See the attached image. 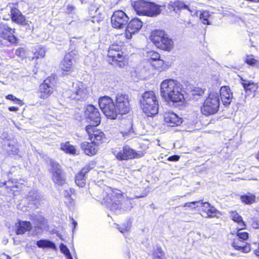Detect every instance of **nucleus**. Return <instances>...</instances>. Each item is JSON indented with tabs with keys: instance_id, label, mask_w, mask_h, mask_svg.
I'll return each mask as SVG.
<instances>
[{
	"instance_id": "f257e3e1",
	"label": "nucleus",
	"mask_w": 259,
	"mask_h": 259,
	"mask_svg": "<svg viewBox=\"0 0 259 259\" xmlns=\"http://www.w3.org/2000/svg\"><path fill=\"white\" fill-rule=\"evenodd\" d=\"M98 188L101 194L97 196L98 200L116 213H120L132 208L130 200L120 190L106 187L104 190Z\"/></svg>"
},
{
	"instance_id": "f03ea898",
	"label": "nucleus",
	"mask_w": 259,
	"mask_h": 259,
	"mask_svg": "<svg viewBox=\"0 0 259 259\" xmlns=\"http://www.w3.org/2000/svg\"><path fill=\"white\" fill-rule=\"evenodd\" d=\"M160 93L165 100L174 103H182L184 99L180 84L174 79H165L161 82Z\"/></svg>"
},
{
	"instance_id": "7ed1b4c3",
	"label": "nucleus",
	"mask_w": 259,
	"mask_h": 259,
	"mask_svg": "<svg viewBox=\"0 0 259 259\" xmlns=\"http://www.w3.org/2000/svg\"><path fill=\"white\" fill-rule=\"evenodd\" d=\"M140 107L148 116H152L158 113V101L153 91L145 92L140 99Z\"/></svg>"
},
{
	"instance_id": "20e7f679",
	"label": "nucleus",
	"mask_w": 259,
	"mask_h": 259,
	"mask_svg": "<svg viewBox=\"0 0 259 259\" xmlns=\"http://www.w3.org/2000/svg\"><path fill=\"white\" fill-rule=\"evenodd\" d=\"M151 40L158 48L169 51L174 47V42L162 30H155L151 32Z\"/></svg>"
},
{
	"instance_id": "39448f33",
	"label": "nucleus",
	"mask_w": 259,
	"mask_h": 259,
	"mask_svg": "<svg viewBox=\"0 0 259 259\" xmlns=\"http://www.w3.org/2000/svg\"><path fill=\"white\" fill-rule=\"evenodd\" d=\"M90 89L81 82L72 83L71 88L66 92V96L71 99L78 101L85 100L89 97Z\"/></svg>"
},
{
	"instance_id": "423d86ee",
	"label": "nucleus",
	"mask_w": 259,
	"mask_h": 259,
	"mask_svg": "<svg viewBox=\"0 0 259 259\" xmlns=\"http://www.w3.org/2000/svg\"><path fill=\"white\" fill-rule=\"evenodd\" d=\"M248 238V234L246 232H238L237 234L231 238V245L236 250L243 253H248L251 250L250 245L245 241Z\"/></svg>"
},
{
	"instance_id": "0eeeda50",
	"label": "nucleus",
	"mask_w": 259,
	"mask_h": 259,
	"mask_svg": "<svg viewBox=\"0 0 259 259\" xmlns=\"http://www.w3.org/2000/svg\"><path fill=\"white\" fill-rule=\"evenodd\" d=\"M219 106L220 99L218 94L212 93L205 100L201 111L203 114L209 115L215 113L218 111Z\"/></svg>"
},
{
	"instance_id": "6e6552de",
	"label": "nucleus",
	"mask_w": 259,
	"mask_h": 259,
	"mask_svg": "<svg viewBox=\"0 0 259 259\" xmlns=\"http://www.w3.org/2000/svg\"><path fill=\"white\" fill-rule=\"evenodd\" d=\"M99 106L103 113L111 119L116 118L117 116L115 105L113 100L108 96H104L99 99Z\"/></svg>"
},
{
	"instance_id": "1a4fd4ad",
	"label": "nucleus",
	"mask_w": 259,
	"mask_h": 259,
	"mask_svg": "<svg viewBox=\"0 0 259 259\" xmlns=\"http://www.w3.org/2000/svg\"><path fill=\"white\" fill-rule=\"evenodd\" d=\"M112 152L119 160L139 158L144 155L142 152H137L127 145L123 146L122 150L117 148L112 149Z\"/></svg>"
},
{
	"instance_id": "9d476101",
	"label": "nucleus",
	"mask_w": 259,
	"mask_h": 259,
	"mask_svg": "<svg viewBox=\"0 0 259 259\" xmlns=\"http://www.w3.org/2000/svg\"><path fill=\"white\" fill-rule=\"evenodd\" d=\"M115 105L117 115L128 113L131 110L128 96L122 94H117Z\"/></svg>"
},
{
	"instance_id": "9b49d317",
	"label": "nucleus",
	"mask_w": 259,
	"mask_h": 259,
	"mask_svg": "<svg viewBox=\"0 0 259 259\" xmlns=\"http://www.w3.org/2000/svg\"><path fill=\"white\" fill-rule=\"evenodd\" d=\"M87 121L89 124L87 126H97L101 122L100 114L98 109L92 105H88L84 112Z\"/></svg>"
},
{
	"instance_id": "f8f14e48",
	"label": "nucleus",
	"mask_w": 259,
	"mask_h": 259,
	"mask_svg": "<svg viewBox=\"0 0 259 259\" xmlns=\"http://www.w3.org/2000/svg\"><path fill=\"white\" fill-rule=\"evenodd\" d=\"M108 56L111 59L114 64H117L119 67H122L124 65L122 62L124 57L120 46L114 44L111 45L108 49Z\"/></svg>"
},
{
	"instance_id": "ddd939ff",
	"label": "nucleus",
	"mask_w": 259,
	"mask_h": 259,
	"mask_svg": "<svg viewBox=\"0 0 259 259\" xmlns=\"http://www.w3.org/2000/svg\"><path fill=\"white\" fill-rule=\"evenodd\" d=\"M51 171L53 181L58 185H63L66 183L64 174L62 172L60 165L56 162L51 160Z\"/></svg>"
},
{
	"instance_id": "4468645a",
	"label": "nucleus",
	"mask_w": 259,
	"mask_h": 259,
	"mask_svg": "<svg viewBox=\"0 0 259 259\" xmlns=\"http://www.w3.org/2000/svg\"><path fill=\"white\" fill-rule=\"evenodd\" d=\"M54 90V78L49 77L39 85V97L40 99H46L53 94Z\"/></svg>"
},
{
	"instance_id": "2eb2a0df",
	"label": "nucleus",
	"mask_w": 259,
	"mask_h": 259,
	"mask_svg": "<svg viewBox=\"0 0 259 259\" xmlns=\"http://www.w3.org/2000/svg\"><path fill=\"white\" fill-rule=\"evenodd\" d=\"M128 20V17L121 10L115 11L111 18L112 26L113 27L118 29L124 27Z\"/></svg>"
},
{
	"instance_id": "dca6fc26",
	"label": "nucleus",
	"mask_w": 259,
	"mask_h": 259,
	"mask_svg": "<svg viewBox=\"0 0 259 259\" xmlns=\"http://www.w3.org/2000/svg\"><path fill=\"white\" fill-rule=\"evenodd\" d=\"M11 18L13 22L23 26H26L29 30L33 29L32 22L26 19L25 17L15 7L11 8Z\"/></svg>"
},
{
	"instance_id": "f3484780",
	"label": "nucleus",
	"mask_w": 259,
	"mask_h": 259,
	"mask_svg": "<svg viewBox=\"0 0 259 259\" xmlns=\"http://www.w3.org/2000/svg\"><path fill=\"white\" fill-rule=\"evenodd\" d=\"M85 130L93 144L97 146L103 143L105 135L102 131L91 126H86Z\"/></svg>"
},
{
	"instance_id": "a211bd4d",
	"label": "nucleus",
	"mask_w": 259,
	"mask_h": 259,
	"mask_svg": "<svg viewBox=\"0 0 259 259\" xmlns=\"http://www.w3.org/2000/svg\"><path fill=\"white\" fill-rule=\"evenodd\" d=\"M143 26V22L138 18L133 19L128 24L125 30V37L130 39L132 35L138 32Z\"/></svg>"
},
{
	"instance_id": "6ab92c4d",
	"label": "nucleus",
	"mask_w": 259,
	"mask_h": 259,
	"mask_svg": "<svg viewBox=\"0 0 259 259\" xmlns=\"http://www.w3.org/2000/svg\"><path fill=\"white\" fill-rule=\"evenodd\" d=\"M14 32L15 29L11 28L6 23L0 22V35L11 43L17 41V38L14 35Z\"/></svg>"
},
{
	"instance_id": "aec40b11",
	"label": "nucleus",
	"mask_w": 259,
	"mask_h": 259,
	"mask_svg": "<svg viewBox=\"0 0 259 259\" xmlns=\"http://www.w3.org/2000/svg\"><path fill=\"white\" fill-rule=\"evenodd\" d=\"M168 8L169 10L174 11L176 13H178L181 10L183 9L188 10L191 13L195 12L196 10L192 8H190L188 5L184 4V2L179 0H172L170 1L168 4Z\"/></svg>"
},
{
	"instance_id": "412c9836",
	"label": "nucleus",
	"mask_w": 259,
	"mask_h": 259,
	"mask_svg": "<svg viewBox=\"0 0 259 259\" xmlns=\"http://www.w3.org/2000/svg\"><path fill=\"white\" fill-rule=\"evenodd\" d=\"M200 204V206L202 207L203 216L205 218L218 217L219 211L209 203L207 202H203L201 201Z\"/></svg>"
},
{
	"instance_id": "4be33fe9",
	"label": "nucleus",
	"mask_w": 259,
	"mask_h": 259,
	"mask_svg": "<svg viewBox=\"0 0 259 259\" xmlns=\"http://www.w3.org/2000/svg\"><path fill=\"white\" fill-rule=\"evenodd\" d=\"M163 118L165 122L170 126H178L182 122L181 118L176 113L170 111L165 112L163 114Z\"/></svg>"
},
{
	"instance_id": "5701e85b",
	"label": "nucleus",
	"mask_w": 259,
	"mask_h": 259,
	"mask_svg": "<svg viewBox=\"0 0 259 259\" xmlns=\"http://www.w3.org/2000/svg\"><path fill=\"white\" fill-rule=\"evenodd\" d=\"M220 94L223 104L225 106L230 105L233 98V93L230 88L228 86L222 87Z\"/></svg>"
},
{
	"instance_id": "b1692460",
	"label": "nucleus",
	"mask_w": 259,
	"mask_h": 259,
	"mask_svg": "<svg viewBox=\"0 0 259 259\" xmlns=\"http://www.w3.org/2000/svg\"><path fill=\"white\" fill-rule=\"evenodd\" d=\"M31 220L34 225V230L36 232L35 234L40 233L46 227V220L41 216H32Z\"/></svg>"
},
{
	"instance_id": "393cba45",
	"label": "nucleus",
	"mask_w": 259,
	"mask_h": 259,
	"mask_svg": "<svg viewBox=\"0 0 259 259\" xmlns=\"http://www.w3.org/2000/svg\"><path fill=\"white\" fill-rule=\"evenodd\" d=\"M90 166L87 165L83 167L81 170L76 175L75 182L79 187L85 186L86 183L85 175L90 171Z\"/></svg>"
},
{
	"instance_id": "a878e982",
	"label": "nucleus",
	"mask_w": 259,
	"mask_h": 259,
	"mask_svg": "<svg viewBox=\"0 0 259 259\" xmlns=\"http://www.w3.org/2000/svg\"><path fill=\"white\" fill-rule=\"evenodd\" d=\"M148 5L149 2L139 0L134 2L133 7L138 15L146 16Z\"/></svg>"
},
{
	"instance_id": "bb28decb",
	"label": "nucleus",
	"mask_w": 259,
	"mask_h": 259,
	"mask_svg": "<svg viewBox=\"0 0 259 259\" xmlns=\"http://www.w3.org/2000/svg\"><path fill=\"white\" fill-rule=\"evenodd\" d=\"M16 233L18 235H22L32 229V225L29 221H19L16 224Z\"/></svg>"
},
{
	"instance_id": "cd10ccee",
	"label": "nucleus",
	"mask_w": 259,
	"mask_h": 259,
	"mask_svg": "<svg viewBox=\"0 0 259 259\" xmlns=\"http://www.w3.org/2000/svg\"><path fill=\"white\" fill-rule=\"evenodd\" d=\"M80 147L84 153L89 156H93L98 151V147L92 142H83L80 144Z\"/></svg>"
},
{
	"instance_id": "c85d7f7f",
	"label": "nucleus",
	"mask_w": 259,
	"mask_h": 259,
	"mask_svg": "<svg viewBox=\"0 0 259 259\" xmlns=\"http://www.w3.org/2000/svg\"><path fill=\"white\" fill-rule=\"evenodd\" d=\"M72 55L71 53L66 54L60 64V67L64 71H69L72 68Z\"/></svg>"
},
{
	"instance_id": "c756f323",
	"label": "nucleus",
	"mask_w": 259,
	"mask_h": 259,
	"mask_svg": "<svg viewBox=\"0 0 259 259\" xmlns=\"http://www.w3.org/2000/svg\"><path fill=\"white\" fill-rule=\"evenodd\" d=\"M161 6L153 3L149 2L147 16L154 17L160 14L161 12Z\"/></svg>"
},
{
	"instance_id": "7c9ffc66",
	"label": "nucleus",
	"mask_w": 259,
	"mask_h": 259,
	"mask_svg": "<svg viewBox=\"0 0 259 259\" xmlns=\"http://www.w3.org/2000/svg\"><path fill=\"white\" fill-rule=\"evenodd\" d=\"M152 259H166L164 251L160 246L153 247L151 252Z\"/></svg>"
},
{
	"instance_id": "2f4dec72",
	"label": "nucleus",
	"mask_w": 259,
	"mask_h": 259,
	"mask_svg": "<svg viewBox=\"0 0 259 259\" xmlns=\"http://www.w3.org/2000/svg\"><path fill=\"white\" fill-rule=\"evenodd\" d=\"M120 134L121 135L122 138L124 140H129L134 136V132L132 130V124L128 122L126 125V128H124L123 127H121Z\"/></svg>"
},
{
	"instance_id": "473e14b6",
	"label": "nucleus",
	"mask_w": 259,
	"mask_h": 259,
	"mask_svg": "<svg viewBox=\"0 0 259 259\" xmlns=\"http://www.w3.org/2000/svg\"><path fill=\"white\" fill-rule=\"evenodd\" d=\"M241 84L246 91H250L251 92H255L258 88L257 84L251 80H247L243 79L241 78Z\"/></svg>"
},
{
	"instance_id": "72a5a7b5",
	"label": "nucleus",
	"mask_w": 259,
	"mask_h": 259,
	"mask_svg": "<svg viewBox=\"0 0 259 259\" xmlns=\"http://www.w3.org/2000/svg\"><path fill=\"white\" fill-rule=\"evenodd\" d=\"M255 196L251 193H247L240 196L241 202L247 205L254 203L255 202Z\"/></svg>"
},
{
	"instance_id": "f704fd0d",
	"label": "nucleus",
	"mask_w": 259,
	"mask_h": 259,
	"mask_svg": "<svg viewBox=\"0 0 259 259\" xmlns=\"http://www.w3.org/2000/svg\"><path fill=\"white\" fill-rule=\"evenodd\" d=\"M61 149L67 153L73 155L75 154L76 152L74 146L71 145L69 142L62 143L61 144Z\"/></svg>"
},
{
	"instance_id": "c9c22d12",
	"label": "nucleus",
	"mask_w": 259,
	"mask_h": 259,
	"mask_svg": "<svg viewBox=\"0 0 259 259\" xmlns=\"http://www.w3.org/2000/svg\"><path fill=\"white\" fill-rule=\"evenodd\" d=\"M36 244L39 248H50L54 249H56L55 244L49 240H40L37 241Z\"/></svg>"
},
{
	"instance_id": "e433bc0d",
	"label": "nucleus",
	"mask_w": 259,
	"mask_h": 259,
	"mask_svg": "<svg viewBox=\"0 0 259 259\" xmlns=\"http://www.w3.org/2000/svg\"><path fill=\"white\" fill-rule=\"evenodd\" d=\"M230 213V217L232 220L235 222H237L239 224H242V227L244 226V224L242 220V217L236 211H231Z\"/></svg>"
},
{
	"instance_id": "4c0bfd02",
	"label": "nucleus",
	"mask_w": 259,
	"mask_h": 259,
	"mask_svg": "<svg viewBox=\"0 0 259 259\" xmlns=\"http://www.w3.org/2000/svg\"><path fill=\"white\" fill-rule=\"evenodd\" d=\"M60 248L61 251L66 255L67 259H73L69 250L66 245L62 243L60 245Z\"/></svg>"
},
{
	"instance_id": "58836bf2",
	"label": "nucleus",
	"mask_w": 259,
	"mask_h": 259,
	"mask_svg": "<svg viewBox=\"0 0 259 259\" xmlns=\"http://www.w3.org/2000/svg\"><path fill=\"white\" fill-rule=\"evenodd\" d=\"M147 56L149 57V61L150 62L151 61H155L158 60H160V55L154 51H150L148 53Z\"/></svg>"
},
{
	"instance_id": "ea45409f",
	"label": "nucleus",
	"mask_w": 259,
	"mask_h": 259,
	"mask_svg": "<svg viewBox=\"0 0 259 259\" xmlns=\"http://www.w3.org/2000/svg\"><path fill=\"white\" fill-rule=\"evenodd\" d=\"M210 15L208 11H203L200 15V19L204 24H210L208 18Z\"/></svg>"
},
{
	"instance_id": "a19ab883",
	"label": "nucleus",
	"mask_w": 259,
	"mask_h": 259,
	"mask_svg": "<svg viewBox=\"0 0 259 259\" xmlns=\"http://www.w3.org/2000/svg\"><path fill=\"white\" fill-rule=\"evenodd\" d=\"M131 227V223L130 222H127L122 224L121 226L118 225L117 229L122 233L128 232L130 231Z\"/></svg>"
},
{
	"instance_id": "79ce46f5",
	"label": "nucleus",
	"mask_w": 259,
	"mask_h": 259,
	"mask_svg": "<svg viewBox=\"0 0 259 259\" xmlns=\"http://www.w3.org/2000/svg\"><path fill=\"white\" fill-rule=\"evenodd\" d=\"M6 150L9 154L16 153L18 152L17 147L13 144L8 143Z\"/></svg>"
},
{
	"instance_id": "37998d69",
	"label": "nucleus",
	"mask_w": 259,
	"mask_h": 259,
	"mask_svg": "<svg viewBox=\"0 0 259 259\" xmlns=\"http://www.w3.org/2000/svg\"><path fill=\"white\" fill-rule=\"evenodd\" d=\"M150 64L154 68L158 69L163 65L164 61L160 59L154 62L151 61Z\"/></svg>"
},
{
	"instance_id": "c03bdc74",
	"label": "nucleus",
	"mask_w": 259,
	"mask_h": 259,
	"mask_svg": "<svg viewBox=\"0 0 259 259\" xmlns=\"http://www.w3.org/2000/svg\"><path fill=\"white\" fill-rule=\"evenodd\" d=\"M46 51L44 48H40L34 54L35 57L38 58L39 57L43 58L45 57Z\"/></svg>"
},
{
	"instance_id": "a18cd8bd",
	"label": "nucleus",
	"mask_w": 259,
	"mask_h": 259,
	"mask_svg": "<svg viewBox=\"0 0 259 259\" xmlns=\"http://www.w3.org/2000/svg\"><path fill=\"white\" fill-rule=\"evenodd\" d=\"M15 54L21 58L26 57L25 49L23 48H20L16 50Z\"/></svg>"
},
{
	"instance_id": "49530a36",
	"label": "nucleus",
	"mask_w": 259,
	"mask_h": 259,
	"mask_svg": "<svg viewBox=\"0 0 259 259\" xmlns=\"http://www.w3.org/2000/svg\"><path fill=\"white\" fill-rule=\"evenodd\" d=\"M6 98L8 100H11L14 102L15 103L21 105L22 101L20 99L17 98L16 97L13 96V95L9 94L8 96H7Z\"/></svg>"
},
{
	"instance_id": "de8ad7c7",
	"label": "nucleus",
	"mask_w": 259,
	"mask_h": 259,
	"mask_svg": "<svg viewBox=\"0 0 259 259\" xmlns=\"http://www.w3.org/2000/svg\"><path fill=\"white\" fill-rule=\"evenodd\" d=\"M199 203H200V201H193L190 202H187L184 204V206L195 208V207H199L200 205H196Z\"/></svg>"
},
{
	"instance_id": "09e8293b",
	"label": "nucleus",
	"mask_w": 259,
	"mask_h": 259,
	"mask_svg": "<svg viewBox=\"0 0 259 259\" xmlns=\"http://www.w3.org/2000/svg\"><path fill=\"white\" fill-rule=\"evenodd\" d=\"M245 62L250 65H252L255 64L256 60L252 58L251 56H247L245 58Z\"/></svg>"
},
{
	"instance_id": "8fccbe9b",
	"label": "nucleus",
	"mask_w": 259,
	"mask_h": 259,
	"mask_svg": "<svg viewBox=\"0 0 259 259\" xmlns=\"http://www.w3.org/2000/svg\"><path fill=\"white\" fill-rule=\"evenodd\" d=\"M204 94V90L196 88L193 91V95L202 96Z\"/></svg>"
},
{
	"instance_id": "3c124183",
	"label": "nucleus",
	"mask_w": 259,
	"mask_h": 259,
	"mask_svg": "<svg viewBox=\"0 0 259 259\" xmlns=\"http://www.w3.org/2000/svg\"><path fill=\"white\" fill-rule=\"evenodd\" d=\"M252 227L254 229L259 228V221L252 220L251 223Z\"/></svg>"
},
{
	"instance_id": "603ef678",
	"label": "nucleus",
	"mask_w": 259,
	"mask_h": 259,
	"mask_svg": "<svg viewBox=\"0 0 259 259\" xmlns=\"http://www.w3.org/2000/svg\"><path fill=\"white\" fill-rule=\"evenodd\" d=\"M180 157L178 155H173L168 157V160L169 161H178Z\"/></svg>"
},
{
	"instance_id": "864d4df0",
	"label": "nucleus",
	"mask_w": 259,
	"mask_h": 259,
	"mask_svg": "<svg viewBox=\"0 0 259 259\" xmlns=\"http://www.w3.org/2000/svg\"><path fill=\"white\" fill-rule=\"evenodd\" d=\"M80 39V37H73V39H70V43L71 44H74L75 43L79 42Z\"/></svg>"
},
{
	"instance_id": "5fc2aeb1",
	"label": "nucleus",
	"mask_w": 259,
	"mask_h": 259,
	"mask_svg": "<svg viewBox=\"0 0 259 259\" xmlns=\"http://www.w3.org/2000/svg\"><path fill=\"white\" fill-rule=\"evenodd\" d=\"M71 189L69 190H65L63 192V194L64 197H69L70 196Z\"/></svg>"
},
{
	"instance_id": "6e6d98bb",
	"label": "nucleus",
	"mask_w": 259,
	"mask_h": 259,
	"mask_svg": "<svg viewBox=\"0 0 259 259\" xmlns=\"http://www.w3.org/2000/svg\"><path fill=\"white\" fill-rule=\"evenodd\" d=\"M18 109H19L18 107H10L9 108V111H13V112H16V111H18Z\"/></svg>"
},
{
	"instance_id": "4d7b16f0",
	"label": "nucleus",
	"mask_w": 259,
	"mask_h": 259,
	"mask_svg": "<svg viewBox=\"0 0 259 259\" xmlns=\"http://www.w3.org/2000/svg\"><path fill=\"white\" fill-rule=\"evenodd\" d=\"M71 220L72 221V224L74 226V228H75L77 224V222H75V220L73 218H71Z\"/></svg>"
},
{
	"instance_id": "13d9d810",
	"label": "nucleus",
	"mask_w": 259,
	"mask_h": 259,
	"mask_svg": "<svg viewBox=\"0 0 259 259\" xmlns=\"http://www.w3.org/2000/svg\"><path fill=\"white\" fill-rule=\"evenodd\" d=\"M37 197H38L37 194L36 193L35 196H32V199H35V200L37 199H38Z\"/></svg>"
},
{
	"instance_id": "bf43d9fd",
	"label": "nucleus",
	"mask_w": 259,
	"mask_h": 259,
	"mask_svg": "<svg viewBox=\"0 0 259 259\" xmlns=\"http://www.w3.org/2000/svg\"><path fill=\"white\" fill-rule=\"evenodd\" d=\"M7 257V259H11V257L8 255H5Z\"/></svg>"
},
{
	"instance_id": "052dcab7",
	"label": "nucleus",
	"mask_w": 259,
	"mask_h": 259,
	"mask_svg": "<svg viewBox=\"0 0 259 259\" xmlns=\"http://www.w3.org/2000/svg\"><path fill=\"white\" fill-rule=\"evenodd\" d=\"M256 158H257V160L259 161V150H258V152L257 153Z\"/></svg>"
},
{
	"instance_id": "680f3d73",
	"label": "nucleus",
	"mask_w": 259,
	"mask_h": 259,
	"mask_svg": "<svg viewBox=\"0 0 259 259\" xmlns=\"http://www.w3.org/2000/svg\"><path fill=\"white\" fill-rule=\"evenodd\" d=\"M31 193L32 192H29V194H30V196H31Z\"/></svg>"
}]
</instances>
